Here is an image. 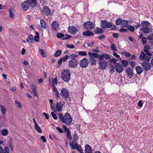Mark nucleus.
Wrapping results in <instances>:
<instances>
[{
  "instance_id": "nucleus-54",
  "label": "nucleus",
  "mask_w": 153,
  "mask_h": 153,
  "mask_svg": "<svg viewBox=\"0 0 153 153\" xmlns=\"http://www.w3.org/2000/svg\"><path fill=\"white\" fill-rule=\"evenodd\" d=\"M66 47L68 48H71V49H73L75 47V46L73 45H70V44H67L66 46Z\"/></svg>"
},
{
  "instance_id": "nucleus-38",
  "label": "nucleus",
  "mask_w": 153,
  "mask_h": 153,
  "mask_svg": "<svg viewBox=\"0 0 153 153\" xmlns=\"http://www.w3.org/2000/svg\"><path fill=\"white\" fill-rule=\"evenodd\" d=\"M122 65L125 67H126L128 64V62L126 60H123L122 61Z\"/></svg>"
},
{
  "instance_id": "nucleus-49",
  "label": "nucleus",
  "mask_w": 153,
  "mask_h": 153,
  "mask_svg": "<svg viewBox=\"0 0 153 153\" xmlns=\"http://www.w3.org/2000/svg\"><path fill=\"white\" fill-rule=\"evenodd\" d=\"M143 45H145L147 43V38L146 37H144L142 38L141 39Z\"/></svg>"
},
{
  "instance_id": "nucleus-34",
  "label": "nucleus",
  "mask_w": 153,
  "mask_h": 153,
  "mask_svg": "<svg viewBox=\"0 0 153 153\" xmlns=\"http://www.w3.org/2000/svg\"><path fill=\"white\" fill-rule=\"evenodd\" d=\"M146 55L144 52L142 51L140 53V56L139 57L140 59V60H143L145 58Z\"/></svg>"
},
{
  "instance_id": "nucleus-41",
  "label": "nucleus",
  "mask_w": 153,
  "mask_h": 153,
  "mask_svg": "<svg viewBox=\"0 0 153 153\" xmlns=\"http://www.w3.org/2000/svg\"><path fill=\"white\" fill-rule=\"evenodd\" d=\"M39 52L42 56L45 57L46 54L44 53L45 51L44 50L42 49H39Z\"/></svg>"
},
{
  "instance_id": "nucleus-46",
  "label": "nucleus",
  "mask_w": 153,
  "mask_h": 153,
  "mask_svg": "<svg viewBox=\"0 0 153 153\" xmlns=\"http://www.w3.org/2000/svg\"><path fill=\"white\" fill-rule=\"evenodd\" d=\"M70 145L72 147V149H76V146L75 144H74V142L70 143Z\"/></svg>"
},
{
  "instance_id": "nucleus-14",
  "label": "nucleus",
  "mask_w": 153,
  "mask_h": 153,
  "mask_svg": "<svg viewBox=\"0 0 153 153\" xmlns=\"http://www.w3.org/2000/svg\"><path fill=\"white\" fill-rule=\"evenodd\" d=\"M59 23L56 21L53 22L51 24L52 28L54 31L57 30L59 29Z\"/></svg>"
},
{
  "instance_id": "nucleus-37",
  "label": "nucleus",
  "mask_w": 153,
  "mask_h": 153,
  "mask_svg": "<svg viewBox=\"0 0 153 153\" xmlns=\"http://www.w3.org/2000/svg\"><path fill=\"white\" fill-rule=\"evenodd\" d=\"M76 53L82 56H86L87 55L86 53L84 51H77Z\"/></svg>"
},
{
  "instance_id": "nucleus-8",
  "label": "nucleus",
  "mask_w": 153,
  "mask_h": 153,
  "mask_svg": "<svg viewBox=\"0 0 153 153\" xmlns=\"http://www.w3.org/2000/svg\"><path fill=\"white\" fill-rule=\"evenodd\" d=\"M84 27L87 30H91L94 27V24L90 22H85L84 24Z\"/></svg>"
},
{
  "instance_id": "nucleus-56",
  "label": "nucleus",
  "mask_w": 153,
  "mask_h": 153,
  "mask_svg": "<svg viewBox=\"0 0 153 153\" xmlns=\"http://www.w3.org/2000/svg\"><path fill=\"white\" fill-rule=\"evenodd\" d=\"M29 39L31 42H33V38L32 35L30 34L29 35Z\"/></svg>"
},
{
  "instance_id": "nucleus-33",
  "label": "nucleus",
  "mask_w": 153,
  "mask_h": 153,
  "mask_svg": "<svg viewBox=\"0 0 153 153\" xmlns=\"http://www.w3.org/2000/svg\"><path fill=\"white\" fill-rule=\"evenodd\" d=\"M35 34L36 35L34 37V40L36 42H38L39 41V33L38 32L36 31Z\"/></svg>"
},
{
  "instance_id": "nucleus-57",
  "label": "nucleus",
  "mask_w": 153,
  "mask_h": 153,
  "mask_svg": "<svg viewBox=\"0 0 153 153\" xmlns=\"http://www.w3.org/2000/svg\"><path fill=\"white\" fill-rule=\"evenodd\" d=\"M59 93L58 92H57L56 93H55V97L56 100H58L59 99Z\"/></svg>"
},
{
  "instance_id": "nucleus-51",
  "label": "nucleus",
  "mask_w": 153,
  "mask_h": 153,
  "mask_svg": "<svg viewBox=\"0 0 153 153\" xmlns=\"http://www.w3.org/2000/svg\"><path fill=\"white\" fill-rule=\"evenodd\" d=\"M98 60L99 61H102L104 59V56L103 54H102V55H99L98 56Z\"/></svg>"
},
{
  "instance_id": "nucleus-43",
  "label": "nucleus",
  "mask_w": 153,
  "mask_h": 153,
  "mask_svg": "<svg viewBox=\"0 0 153 153\" xmlns=\"http://www.w3.org/2000/svg\"><path fill=\"white\" fill-rule=\"evenodd\" d=\"M143 50L147 56H151L152 55V53L148 50L146 49H143Z\"/></svg>"
},
{
  "instance_id": "nucleus-55",
  "label": "nucleus",
  "mask_w": 153,
  "mask_h": 153,
  "mask_svg": "<svg viewBox=\"0 0 153 153\" xmlns=\"http://www.w3.org/2000/svg\"><path fill=\"white\" fill-rule=\"evenodd\" d=\"M51 114L52 115V117H53V118L55 120H56L57 119V117L56 114L53 112H51Z\"/></svg>"
},
{
  "instance_id": "nucleus-62",
  "label": "nucleus",
  "mask_w": 153,
  "mask_h": 153,
  "mask_svg": "<svg viewBox=\"0 0 153 153\" xmlns=\"http://www.w3.org/2000/svg\"><path fill=\"white\" fill-rule=\"evenodd\" d=\"M63 129H64V131L65 132H66V133L68 132V130H69V131H70V130H69V129L67 128V127H66V126H65L63 125Z\"/></svg>"
},
{
  "instance_id": "nucleus-13",
  "label": "nucleus",
  "mask_w": 153,
  "mask_h": 153,
  "mask_svg": "<svg viewBox=\"0 0 153 153\" xmlns=\"http://www.w3.org/2000/svg\"><path fill=\"white\" fill-rule=\"evenodd\" d=\"M21 7L24 10L26 11L29 9L30 4L28 1H25L21 4Z\"/></svg>"
},
{
  "instance_id": "nucleus-60",
  "label": "nucleus",
  "mask_w": 153,
  "mask_h": 153,
  "mask_svg": "<svg viewBox=\"0 0 153 153\" xmlns=\"http://www.w3.org/2000/svg\"><path fill=\"white\" fill-rule=\"evenodd\" d=\"M147 39L149 40H153V33L148 36Z\"/></svg>"
},
{
  "instance_id": "nucleus-23",
  "label": "nucleus",
  "mask_w": 153,
  "mask_h": 153,
  "mask_svg": "<svg viewBox=\"0 0 153 153\" xmlns=\"http://www.w3.org/2000/svg\"><path fill=\"white\" fill-rule=\"evenodd\" d=\"M89 59L90 61V63L91 65H94L96 64L97 60L94 58L90 57Z\"/></svg>"
},
{
  "instance_id": "nucleus-5",
  "label": "nucleus",
  "mask_w": 153,
  "mask_h": 153,
  "mask_svg": "<svg viewBox=\"0 0 153 153\" xmlns=\"http://www.w3.org/2000/svg\"><path fill=\"white\" fill-rule=\"evenodd\" d=\"M60 95L63 98L66 99L69 96V92L67 89L63 88L61 89Z\"/></svg>"
},
{
  "instance_id": "nucleus-3",
  "label": "nucleus",
  "mask_w": 153,
  "mask_h": 153,
  "mask_svg": "<svg viewBox=\"0 0 153 153\" xmlns=\"http://www.w3.org/2000/svg\"><path fill=\"white\" fill-rule=\"evenodd\" d=\"M150 22H148L146 21L142 22L141 24V26L142 27L141 30L144 33L149 34L152 31L151 28L150 27Z\"/></svg>"
},
{
  "instance_id": "nucleus-39",
  "label": "nucleus",
  "mask_w": 153,
  "mask_h": 153,
  "mask_svg": "<svg viewBox=\"0 0 153 153\" xmlns=\"http://www.w3.org/2000/svg\"><path fill=\"white\" fill-rule=\"evenodd\" d=\"M62 52L61 50H59L57 51L54 54V56L56 57H57L59 56L61 53Z\"/></svg>"
},
{
  "instance_id": "nucleus-42",
  "label": "nucleus",
  "mask_w": 153,
  "mask_h": 153,
  "mask_svg": "<svg viewBox=\"0 0 153 153\" xmlns=\"http://www.w3.org/2000/svg\"><path fill=\"white\" fill-rule=\"evenodd\" d=\"M103 56L104 58L105 57V59H109V61L110 62H111V59L110 58V56L108 54L104 53H103Z\"/></svg>"
},
{
  "instance_id": "nucleus-9",
  "label": "nucleus",
  "mask_w": 153,
  "mask_h": 153,
  "mask_svg": "<svg viewBox=\"0 0 153 153\" xmlns=\"http://www.w3.org/2000/svg\"><path fill=\"white\" fill-rule=\"evenodd\" d=\"M42 13L44 16H49L51 14L50 9L47 6H45L43 8Z\"/></svg>"
},
{
  "instance_id": "nucleus-24",
  "label": "nucleus",
  "mask_w": 153,
  "mask_h": 153,
  "mask_svg": "<svg viewBox=\"0 0 153 153\" xmlns=\"http://www.w3.org/2000/svg\"><path fill=\"white\" fill-rule=\"evenodd\" d=\"M88 55L90 57H93L94 58H98L99 54L96 53H93L91 52H88Z\"/></svg>"
},
{
  "instance_id": "nucleus-63",
  "label": "nucleus",
  "mask_w": 153,
  "mask_h": 153,
  "mask_svg": "<svg viewBox=\"0 0 153 153\" xmlns=\"http://www.w3.org/2000/svg\"><path fill=\"white\" fill-rule=\"evenodd\" d=\"M51 108L53 111L54 112L56 111V110L54 104H53L51 105Z\"/></svg>"
},
{
  "instance_id": "nucleus-11",
  "label": "nucleus",
  "mask_w": 153,
  "mask_h": 153,
  "mask_svg": "<svg viewBox=\"0 0 153 153\" xmlns=\"http://www.w3.org/2000/svg\"><path fill=\"white\" fill-rule=\"evenodd\" d=\"M68 29V32L71 34H75L78 31L77 27L74 26H69Z\"/></svg>"
},
{
  "instance_id": "nucleus-19",
  "label": "nucleus",
  "mask_w": 153,
  "mask_h": 153,
  "mask_svg": "<svg viewBox=\"0 0 153 153\" xmlns=\"http://www.w3.org/2000/svg\"><path fill=\"white\" fill-rule=\"evenodd\" d=\"M31 89L34 96H37V89L36 87L35 86L34 84H32Z\"/></svg>"
},
{
  "instance_id": "nucleus-15",
  "label": "nucleus",
  "mask_w": 153,
  "mask_h": 153,
  "mask_svg": "<svg viewBox=\"0 0 153 153\" xmlns=\"http://www.w3.org/2000/svg\"><path fill=\"white\" fill-rule=\"evenodd\" d=\"M142 66L146 71H148L151 69L150 64L146 62H144L142 64Z\"/></svg>"
},
{
  "instance_id": "nucleus-6",
  "label": "nucleus",
  "mask_w": 153,
  "mask_h": 153,
  "mask_svg": "<svg viewBox=\"0 0 153 153\" xmlns=\"http://www.w3.org/2000/svg\"><path fill=\"white\" fill-rule=\"evenodd\" d=\"M89 62L88 59L85 58L80 61L79 65L82 68L86 67L88 65Z\"/></svg>"
},
{
  "instance_id": "nucleus-35",
  "label": "nucleus",
  "mask_w": 153,
  "mask_h": 153,
  "mask_svg": "<svg viewBox=\"0 0 153 153\" xmlns=\"http://www.w3.org/2000/svg\"><path fill=\"white\" fill-rule=\"evenodd\" d=\"M122 20L121 18H119L116 21V25L117 26H118L120 25H121L122 23Z\"/></svg>"
},
{
  "instance_id": "nucleus-52",
  "label": "nucleus",
  "mask_w": 153,
  "mask_h": 153,
  "mask_svg": "<svg viewBox=\"0 0 153 153\" xmlns=\"http://www.w3.org/2000/svg\"><path fill=\"white\" fill-rule=\"evenodd\" d=\"M56 36L58 38H62L64 36V35L62 33H57Z\"/></svg>"
},
{
  "instance_id": "nucleus-36",
  "label": "nucleus",
  "mask_w": 153,
  "mask_h": 153,
  "mask_svg": "<svg viewBox=\"0 0 153 153\" xmlns=\"http://www.w3.org/2000/svg\"><path fill=\"white\" fill-rule=\"evenodd\" d=\"M40 24H41L42 27L44 28H45L46 27V25L45 22V21L41 19L40 20Z\"/></svg>"
},
{
  "instance_id": "nucleus-18",
  "label": "nucleus",
  "mask_w": 153,
  "mask_h": 153,
  "mask_svg": "<svg viewBox=\"0 0 153 153\" xmlns=\"http://www.w3.org/2000/svg\"><path fill=\"white\" fill-rule=\"evenodd\" d=\"M126 72L129 76L131 77L133 76V71L130 67H128L126 68Z\"/></svg>"
},
{
  "instance_id": "nucleus-20",
  "label": "nucleus",
  "mask_w": 153,
  "mask_h": 153,
  "mask_svg": "<svg viewBox=\"0 0 153 153\" xmlns=\"http://www.w3.org/2000/svg\"><path fill=\"white\" fill-rule=\"evenodd\" d=\"M135 69L138 74H140L143 71L142 68L139 66H136Z\"/></svg>"
},
{
  "instance_id": "nucleus-22",
  "label": "nucleus",
  "mask_w": 153,
  "mask_h": 153,
  "mask_svg": "<svg viewBox=\"0 0 153 153\" xmlns=\"http://www.w3.org/2000/svg\"><path fill=\"white\" fill-rule=\"evenodd\" d=\"M82 34L83 35L88 36H93L94 35L93 32L89 31H84L82 33Z\"/></svg>"
},
{
  "instance_id": "nucleus-10",
  "label": "nucleus",
  "mask_w": 153,
  "mask_h": 153,
  "mask_svg": "<svg viewBox=\"0 0 153 153\" xmlns=\"http://www.w3.org/2000/svg\"><path fill=\"white\" fill-rule=\"evenodd\" d=\"M100 68L102 70L105 69L108 66V63L106 61L102 60L99 63Z\"/></svg>"
},
{
  "instance_id": "nucleus-29",
  "label": "nucleus",
  "mask_w": 153,
  "mask_h": 153,
  "mask_svg": "<svg viewBox=\"0 0 153 153\" xmlns=\"http://www.w3.org/2000/svg\"><path fill=\"white\" fill-rule=\"evenodd\" d=\"M109 68L110 73V74H112L113 73L115 72V68L112 65H109Z\"/></svg>"
},
{
  "instance_id": "nucleus-59",
  "label": "nucleus",
  "mask_w": 153,
  "mask_h": 153,
  "mask_svg": "<svg viewBox=\"0 0 153 153\" xmlns=\"http://www.w3.org/2000/svg\"><path fill=\"white\" fill-rule=\"evenodd\" d=\"M9 14L10 18H13L14 16V14L13 13L10 9L9 10Z\"/></svg>"
},
{
  "instance_id": "nucleus-1",
  "label": "nucleus",
  "mask_w": 153,
  "mask_h": 153,
  "mask_svg": "<svg viewBox=\"0 0 153 153\" xmlns=\"http://www.w3.org/2000/svg\"><path fill=\"white\" fill-rule=\"evenodd\" d=\"M58 115L62 123H66L68 125H70L72 123V118L70 114L68 113H66L64 116L62 113H60Z\"/></svg>"
},
{
  "instance_id": "nucleus-30",
  "label": "nucleus",
  "mask_w": 153,
  "mask_h": 153,
  "mask_svg": "<svg viewBox=\"0 0 153 153\" xmlns=\"http://www.w3.org/2000/svg\"><path fill=\"white\" fill-rule=\"evenodd\" d=\"M1 133L3 136H6L8 134V131L6 129H3L1 131Z\"/></svg>"
},
{
  "instance_id": "nucleus-12",
  "label": "nucleus",
  "mask_w": 153,
  "mask_h": 153,
  "mask_svg": "<svg viewBox=\"0 0 153 153\" xmlns=\"http://www.w3.org/2000/svg\"><path fill=\"white\" fill-rule=\"evenodd\" d=\"M3 143V141L0 140V145ZM0 153H9V149L8 147H5L4 149L3 147L0 146Z\"/></svg>"
},
{
  "instance_id": "nucleus-61",
  "label": "nucleus",
  "mask_w": 153,
  "mask_h": 153,
  "mask_svg": "<svg viewBox=\"0 0 153 153\" xmlns=\"http://www.w3.org/2000/svg\"><path fill=\"white\" fill-rule=\"evenodd\" d=\"M151 58L150 56H146L145 57V58H144V59H145L146 61L149 62V60H150Z\"/></svg>"
},
{
  "instance_id": "nucleus-58",
  "label": "nucleus",
  "mask_w": 153,
  "mask_h": 153,
  "mask_svg": "<svg viewBox=\"0 0 153 153\" xmlns=\"http://www.w3.org/2000/svg\"><path fill=\"white\" fill-rule=\"evenodd\" d=\"M52 87L53 88V92L56 93L57 92H58L56 88L55 87V85L53 84V85H52Z\"/></svg>"
},
{
  "instance_id": "nucleus-47",
  "label": "nucleus",
  "mask_w": 153,
  "mask_h": 153,
  "mask_svg": "<svg viewBox=\"0 0 153 153\" xmlns=\"http://www.w3.org/2000/svg\"><path fill=\"white\" fill-rule=\"evenodd\" d=\"M15 104L17 105L18 107L19 108H22V105L21 104L20 102L15 100Z\"/></svg>"
},
{
  "instance_id": "nucleus-2",
  "label": "nucleus",
  "mask_w": 153,
  "mask_h": 153,
  "mask_svg": "<svg viewBox=\"0 0 153 153\" xmlns=\"http://www.w3.org/2000/svg\"><path fill=\"white\" fill-rule=\"evenodd\" d=\"M78 56V55L75 53L71 54L69 56V57L71 59L69 62L68 64L71 68H75L77 67L79 61L76 58H77Z\"/></svg>"
},
{
  "instance_id": "nucleus-16",
  "label": "nucleus",
  "mask_w": 153,
  "mask_h": 153,
  "mask_svg": "<svg viewBox=\"0 0 153 153\" xmlns=\"http://www.w3.org/2000/svg\"><path fill=\"white\" fill-rule=\"evenodd\" d=\"M116 71L119 73H121L123 70V68L120 64L117 63L115 66Z\"/></svg>"
},
{
  "instance_id": "nucleus-4",
  "label": "nucleus",
  "mask_w": 153,
  "mask_h": 153,
  "mask_svg": "<svg viewBox=\"0 0 153 153\" xmlns=\"http://www.w3.org/2000/svg\"><path fill=\"white\" fill-rule=\"evenodd\" d=\"M71 77V73L68 69H65L63 70L61 73V77L65 82H68Z\"/></svg>"
},
{
  "instance_id": "nucleus-27",
  "label": "nucleus",
  "mask_w": 153,
  "mask_h": 153,
  "mask_svg": "<svg viewBox=\"0 0 153 153\" xmlns=\"http://www.w3.org/2000/svg\"><path fill=\"white\" fill-rule=\"evenodd\" d=\"M104 31L102 29L100 28H97L94 30V32L95 33L100 34L102 33Z\"/></svg>"
},
{
  "instance_id": "nucleus-40",
  "label": "nucleus",
  "mask_w": 153,
  "mask_h": 153,
  "mask_svg": "<svg viewBox=\"0 0 153 153\" xmlns=\"http://www.w3.org/2000/svg\"><path fill=\"white\" fill-rule=\"evenodd\" d=\"M111 48L112 51H116L117 49L116 47L114 44L113 43L111 45Z\"/></svg>"
},
{
  "instance_id": "nucleus-17",
  "label": "nucleus",
  "mask_w": 153,
  "mask_h": 153,
  "mask_svg": "<svg viewBox=\"0 0 153 153\" xmlns=\"http://www.w3.org/2000/svg\"><path fill=\"white\" fill-rule=\"evenodd\" d=\"M85 153H92V149L91 146L88 144H86L85 146Z\"/></svg>"
},
{
  "instance_id": "nucleus-50",
  "label": "nucleus",
  "mask_w": 153,
  "mask_h": 153,
  "mask_svg": "<svg viewBox=\"0 0 153 153\" xmlns=\"http://www.w3.org/2000/svg\"><path fill=\"white\" fill-rule=\"evenodd\" d=\"M94 41H91L90 42H87V45H88V46L89 47H91L94 44Z\"/></svg>"
},
{
  "instance_id": "nucleus-26",
  "label": "nucleus",
  "mask_w": 153,
  "mask_h": 153,
  "mask_svg": "<svg viewBox=\"0 0 153 153\" xmlns=\"http://www.w3.org/2000/svg\"><path fill=\"white\" fill-rule=\"evenodd\" d=\"M128 24V22L127 20H122L121 26L123 27H126Z\"/></svg>"
},
{
  "instance_id": "nucleus-48",
  "label": "nucleus",
  "mask_w": 153,
  "mask_h": 153,
  "mask_svg": "<svg viewBox=\"0 0 153 153\" xmlns=\"http://www.w3.org/2000/svg\"><path fill=\"white\" fill-rule=\"evenodd\" d=\"M52 79L53 83L52 85H53V84H54V85L55 84L56 85H57L58 83V80L57 78L56 77H55L54 79L52 78Z\"/></svg>"
},
{
  "instance_id": "nucleus-53",
  "label": "nucleus",
  "mask_w": 153,
  "mask_h": 153,
  "mask_svg": "<svg viewBox=\"0 0 153 153\" xmlns=\"http://www.w3.org/2000/svg\"><path fill=\"white\" fill-rule=\"evenodd\" d=\"M67 138L69 140H71V134L70 131H69L68 130V132L67 133Z\"/></svg>"
},
{
  "instance_id": "nucleus-28",
  "label": "nucleus",
  "mask_w": 153,
  "mask_h": 153,
  "mask_svg": "<svg viewBox=\"0 0 153 153\" xmlns=\"http://www.w3.org/2000/svg\"><path fill=\"white\" fill-rule=\"evenodd\" d=\"M75 145L76 146V149L77 150L81 153H84L83 150L82 149L81 146L77 143H76Z\"/></svg>"
},
{
  "instance_id": "nucleus-31",
  "label": "nucleus",
  "mask_w": 153,
  "mask_h": 153,
  "mask_svg": "<svg viewBox=\"0 0 153 153\" xmlns=\"http://www.w3.org/2000/svg\"><path fill=\"white\" fill-rule=\"evenodd\" d=\"M0 107L2 113L3 115H5L6 114V110L5 107L1 105H0Z\"/></svg>"
},
{
  "instance_id": "nucleus-32",
  "label": "nucleus",
  "mask_w": 153,
  "mask_h": 153,
  "mask_svg": "<svg viewBox=\"0 0 153 153\" xmlns=\"http://www.w3.org/2000/svg\"><path fill=\"white\" fill-rule=\"evenodd\" d=\"M34 127L36 130L39 133H41L42 132V131L38 124L34 126Z\"/></svg>"
},
{
  "instance_id": "nucleus-45",
  "label": "nucleus",
  "mask_w": 153,
  "mask_h": 153,
  "mask_svg": "<svg viewBox=\"0 0 153 153\" xmlns=\"http://www.w3.org/2000/svg\"><path fill=\"white\" fill-rule=\"evenodd\" d=\"M8 143H9V146L10 148V149L12 151H13V146L12 142L10 141H8Z\"/></svg>"
},
{
  "instance_id": "nucleus-64",
  "label": "nucleus",
  "mask_w": 153,
  "mask_h": 153,
  "mask_svg": "<svg viewBox=\"0 0 153 153\" xmlns=\"http://www.w3.org/2000/svg\"><path fill=\"white\" fill-rule=\"evenodd\" d=\"M41 139L42 140L44 143H45L46 142V139L44 136H42L41 137Z\"/></svg>"
},
{
  "instance_id": "nucleus-44",
  "label": "nucleus",
  "mask_w": 153,
  "mask_h": 153,
  "mask_svg": "<svg viewBox=\"0 0 153 153\" xmlns=\"http://www.w3.org/2000/svg\"><path fill=\"white\" fill-rule=\"evenodd\" d=\"M127 28L128 30L131 31L133 32L134 30V27L132 25L128 26Z\"/></svg>"
},
{
  "instance_id": "nucleus-25",
  "label": "nucleus",
  "mask_w": 153,
  "mask_h": 153,
  "mask_svg": "<svg viewBox=\"0 0 153 153\" xmlns=\"http://www.w3.org/2000/svg\"><path fill=\"white\" fill-rule=\"evenodd\" d=\"M28 1L31 6L33 7H34L36 5V0H27Z\"/></svg>"
},
{
  "instance_id": "nucleus-7",
  "label": "nucleus",
  "mask_w": 153,
  "mask_h": 153,
  "mask_svg": "<svg viewBox=\"0 0 153 153\" xmlns=\"http://www.w3.org/2000/svg\"><path fill=\"white\" fill-rule=\"evenodd\" d=\"M112 26L111 23L105 20L102 21L101 23V27L103 28H110Z\"/></svg>"
},
{
  "instance_id": "nucleus-21",
  "label": "nucleus",
  "mask_w": 153,
  "mask_h": 153,
  "mask_svg": "<svg viewBox=\"0 0 153 153\" xmlns=\"http://www.w3.org/2000/svg\"><path fill=\"white\" fill-rule=\"evenodd\" d=\"M62 105L61 104V102H57L56 105V109L58 112L60 111L62 108Z\"/></svg>"
}]
</instances>
